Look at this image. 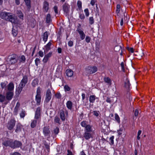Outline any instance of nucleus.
Here are the masks:
<instances>
[{"mask_svg": "<svg viewBox=\"0 0 155 155\" xmlns=\"http://www.w3.org/2000/svg\"><path fill=\"white\" fill-rule=\"evenodd\" d=\"M26 114V112L25 110L22 109L21 112L20 114V117L22 118H23L25 117Z\"/></svg>", "mask_w": 155, "mask_h": 155, "instance_id": "nucleus-37", "label": "nucleus"}, {"mask_svg": "<svg viewBox=\"0 0 155 155\" xmlns=\"http://www.w3.org/2000/svg\"><path fill=\"white\" fill-rule=\"evenodd\" d=\"M41 95H36L35 97V100L37 102V105H39L40 104L41 101Z\"/></svg>", "mask_w": 155, "mask_h": 155, "instance_id": "nucleus-27", "label": "nucleus"}, {"mask_svg": "<svg viewBox=\"0 0 155 155\" xmlns=\"http://www.w3.org/2000/svg\"><path fill=\"white\" fill-rule=\"evenodd\" d=\"M99 111L94 110L92 113L94 116L97 117L99 116Z\"/></svg>", "mask_w": 155, "mask_h": 155, "instance_id": "nucleus-48", "label": "nucleus"}, {"mask_svg": "<svg viewBox=\"0 0 155 155\" xmlns=\"http://www.w3.org/2000/svg\"><path fill=\"white\" fill-rule=\"evenodd\" d=\"M127 49L128 51L131 53H133L134 52V49L133 48L127 47Z\"/></svg>", "mask_w": 155, "mask_h": 155, "instance_id": "nucleus-56", "label": "nucleus"}, {"mask_svg": "<svg viewBox=\"0 0 155 155\" xmlns=\"http://www.w3.org/2000/svg\"><path fill=\"white\" fill-rule=\"evenodd\" d=\"M43 132L44 136L46 137L47 138L50 137L51 132L48 127L45 126L43 129Z\"/></svg>", "mask_w": 155, "mask_h": 155, "instance_id": "nucleus-6", "label": "nucleus"}, {"mask_svg": "<svg viewBox=\"0 0 155 155\" xmlns=\"http://www.w3.org/2000/svg\"><path fill=\"white\" fill-rule=\"evenodd\" d=\"M24 1L25 2V4L27 7L28 10L29 11L31 7V0H24Z\"/></svg>", "mask_w": 155, "mask_h": 155, "instance_id": "nucleus-29", "label": "nucleus"}, {"mask_svg": "<svg viewBox=\"0 0 155 155\" xmlns=\"http://www.w3.org/2000/svg\"><path fill=\"white\" fill-rule=\"evenodd\" d=\"M115 120L118 123H120V118L118 115L117 114H115Z\"/></svg>", "mask_w": 155, "mask_h": 155, "instance_id": "nucleus-42", "label": "nucleus"}, {"mask_svg": "<svg viewBox=\"0 0 155 155\" xmlns=\"http://www.w3.org/2000/svg\"><path fill=\"white\" fill-rule=\"evenodd\" d=\"M41 108L39 107H38L35 112V119L37 120H40L41 119Z\"/></svg>", "mask_w": 155, "mask_h": 155, "instance_id": "nucleus-7", "label": "nucleus"}, {"mask_svg": "<svg viewBox=\"0 0 155 155\" xmlns=\"http://www.w3.org/2000/svg\"><path fill=\"white\" fill-rule=\"evenodd\" d=\"M87 122L86 121H82L81 123V125L82 127H84V128L85 127L87 126L88 124H87Z\"/></svg>", "mask_w": 155, "mask_h": 155, "instance_id": "nucleus-40", "label": "nucleus"}, {"mask_svg": "<svg viewBox=\"0 0 155 155\" xmlns=\"http://www.w3.org/2000/svg\"><path fill=\"white\" fill-rule=\"evenodd\" d=\"M28 81V78L27 76L25 75L24 76L21 80L19 85L24 87L27 83Z\"/></svg>", "mask_w": 155, "mask_h": 155, "instance_id": "nucleus-14", "label": "nucleus"}, {"mask_svg": "<svg viewBox=\"0 0 155 155\" xmlns=\"http://www.w3.org/2000/svg\"><path fill=\"white\" fill-rule=\"evenodd\" d=\"M25 56L23 55L21 56L20 58V62L24 63L25 62Z\"/></svg>", "mask_w": 155, "mask_h": 155, "instance_id": "nucleus-46", "label": "nucleus"}, {"mask_svg": "<svg viewBox=\"0 0 155 155\" xmlns=\"http://www.w3.org/2000/svg\"><path fill=\"white\" fill-rule=\"evenodd\" d=\"M17 14L18 17H19L20 19L22 20H23L24 15L21 11L18 10L17 11Z\"/></svg>", "mask_w": 155, "mask_h": 155, "instance_id": "nucleus-24", "label": "nucleus"}, {"mask_svg": "<svg viewBox=\"0 0 155 155\" xmlns=\"http://www.w3.org/2000/svg\"><path fill=\"white\" fill-rule=\"evenodd\" d=\"M22 145L21 142L19 141L15 140L14 141L12 140V148L15 149L21 147Z\"/></svg>", "mask_w": 155, "mask_h": 155, "instance_id": "nucleus-12", "label": "nucleus"}, {"mask_svg": "<svg viewBox=\"0 0 155 155\" xmlns=\"http://www.w3.org/2000/svg\"><path fill=\"white\" fill-rule=\"evenodd\" d=\"M68 45L70 47H72L73 45V42L71 41H69L68 42Z\"/></svg>", "mask_w": 155, "mask_h": 155, "instance_id": "nucleus-60", "label": "nucleus"}, {"mask_svg": "<svg viewBox=\"0 0 155 155\" xmlns=\"http://www.w3.org/2000/svg\"><path fill=\"white\" fill-rule=\"evenodd\" d=\"M121 66V67L122 69V71L123 72H124L125 71L124 67V63L123 62H122L120 64Z\"/></svg>", "mask_w": 155, "mask_h": 155, "instance_id": "nucleus-58", "label": "nucleus"}, {"mask_svg": "<svg viewBox=\"0 0 155 155\" xmlns=\"http://www.w3.org/2000/svg\"><path fill=\"white\" fill-rule=\"evenodd\" d=\"M18 60V58L16 54H13L10 58L9 64L12 65L16 63Z\"/></svg>", "mask_w": 155, "mask_h": 155, "instance_id": "nucleus-9", "label": "nucleus"}, {"mask_svg": "<svg viewBox=\"0 0 155 155\" xmlns=\"http://www.w3.org/2000/svg\"><path fill=\"white\" fill-rule=\"evenodd\" d=\"M37 123V120L35 119V120H33L31 124V127L32 128H34L35 127Z\"/></svg>", "mask_w": 155, "mask_h": 155, "instance_id": "nucleus-34", "label": "nucleus"}, {"mask_svg": "<svg viewBox=\"0 0 155 155\" xmlns=\"http://www.w3.org/2000/svg\"><path fill=\"white\" fill-rule=\"evenodd\" d=\"M8 84V82L6 81H5L3 82H2L1 83V86L2 87V88L3 89L4 88L5 89V90H6L7 88V84Z\"/></svg>", "mask_w": 155, "mask_h": 155, "instance_id": "nucleus-32", "label": "nucleus"}, {"mask_svg": "<svg viewBox=\"0 0 155 155\" xmlns=\"http://www.w3.org/2000/svg\"><path fill=\"white\" fill-rule=\"evenodd\" d=\"M85 71L86 73L91 74L95 73L97 71V68L96 66H88L85 68Z\"/></svg>", "mask_w": 155, "mask_h": 155, "instance_id": "nucleus-2", "label": "nucleus"}, {"mask_svg": "<svg viewBox=\"0 0 155 155\" xmlns=\"http://www.w3.org/2000/svg\"><path fill=\"white\" fill-rule=\"evenodd\" d=\"M91 38L88 36H86L85 38L86 41L87 43H89L91 41Z\"/></svg>", "mask_w": 155, "mask_h": 155, "instance_id": "nucleus-57", "label": "nucleus"}, {"mask_svg": "<svg viewBox=\"0 0 155 155\" xmlns=\"http://www.w3.org/2000/svg\"><path fill=\"white\" fill-rule=\"evenodd\" d=\"M66 73L67 76L71 77L73 74V72L71 70L68 69L66 71Z\"/></svg>", "mask_w": 155, "mask_h": 155, "instance_id": "nucleus-30", "label": "nucleus"}, {"mask_svg": "<svg viewBox=\"0 0 155 155\" xmlns=\"http://www.w3.org/2000/svg\"><path fill=\"white\" fill-rule=\"evenodd\" d=\"M54 12L56 14L58 13V7L56 6H55L54 7Z\"/></svg>", "mask_w": 155, "mask_h": 155, "instance_id": "nucleus-62", "label": "nucleus"}, {"mask_svg": "<svg viewBox=\"0 0 155 155\" xmlns=\"http://www.w3.org/2000/svg\"><path fill=\"white\" fill-rule=\"evenodd\" d=\"M51 41H50L45 46V49L44 50L45 54L48 53V51L51 49V46L52 45Z\"/></svg>", "mask_w": 155, "mask_h": 155, "instance_id": "nucleus-19", "label": "nucleus"}, {"mask_svg": "<svg viewBox=\"0 0 155 155\" xmlns=\"http://www.w3.org/2000/svg\"><path fill=\"white\" fill-rule=\"evenodd\" d=\"M104 81L107 83H108L109 84H110L111 83V81L110 79V78L108 77L107 78H104Z\"/></svg>", "mask_w": 155, "mask_h": 155, "instance_id": "nucleus-41", "label": "nucleus"}, {"mask_svg": "<svg viewBox=\"0 0 155 155\" xmlns=\"http://www.w3.org/2000/svg\"><path fill=\"white\" fill-rule=\"evenodd\" d=\"M55 97L58 99L60 98L61 97V95L59 92L55 94Z\"/></svg>", "mask_w": 155, "mask_h": 155, "instance_id": "nucleus-53", "label": "nucleus"}, {"mask_svg": "<svg viewBox=\"0 0 155 155\" xmlns=\"http://www.w3.org/2000/svg\"><path fill=\"white\" fill-rule=\"evenodd\" d=\"M13 140L8 138H5L3 140L2 144L5 147H9L12 148Z\"/></svg>", "mask_w": 155, "mask_h": 155, "instance_id": "nucleus-3", "label": "nucleus"}, {"mask_svg": "<svg viewBox=\"0 0 155 155\" xmlns=\"http://www.w3.org/2000/svg\"><path fill=\"white\" fill-rule=\"evenodd\" d=\"M15 120L14 119H11L8 121L6 126L8 129L9 130H12L15 125Z\"/></svg>", "mask_w": 155, "mask_h": 155, "instance_id": "nucleus-4", "label": "nucleus"}, {"mask_svg": "<svg viewBox=\"0 0 155 155\" xmlns=\"http://www.w3.org/2000/svg\"><path fill=\"white\" fill-rule=\"evenodd\" d=\"M106 101L107 102L109 103L110 104H111L113 102V101H112L110 98L108 97H107V99L106 100Z\"/></svg>", "mask_w": 155, "mask_h": 155, "instance_id": "nucleus-55", "label": "nucleus"}, {"mask_svg": "<svg viewBox=\"0 0 155 155\" xmlns=\"http://www.w3.org/2000/svg\"><path fill=\"white\" fill-rule=\"evenodd\" d=\"M0 17L15 24H16L18 23V21L17 17L12 15L10 13L5 12H2L0 14Z\"/></svg>", "mask_w": 155, "mask_h": 155, "instance_id": "nucleus-1", "label": "nucleus"}, {"mask_svg": "<svg viewBox=\"0 0 155 155\" xmlns=\"http://www.w3.org/2000/svg\"><path fill=\"white\" fill-rule=\"evenodd\" d=\"M139 55L138 56V59H141L143 56V54L142 52H141L138 54Z\"/></svg>", "mask_w": 155, "mask_h": 155, "instance_id": "nucleus-59", "label": "nucleus"}, {"mask_svg": "<svg viewBox=\"0 0 155 155\" xmlns=\"http://www.w3.org/2000/svg\"><path fill=\"white\" fill-rule=\"evenodd\" d=\"M89 23L91 25L93 24L94 22V19L93 17H91L89 18Z\"/></svg>", "mask_w": 155, "mask_h": 155, "instance_id": "nucleus-47", "label": "nucleus"}, {"mask_svg": "<svg viewBox=\"0 0 155 155\" xmlns=\"http://www.w3.org/2000/svg\"><path fill=\"white\" fill-rule=\"evenodd\" d=\"M32 86L33 87H35L38 84V81L37 80L35 79L33 81L31 84Z\"/></svg>", "mask_w": 155, "mask_h": 155, "instance_id": "nucleus-39", "label": "nucleus"}, {"mask_svg": "<svg viewBox=\"0 0 155 155\" xmlns=\"http://www.w3.org/2000/svg\"><path fill=\"white\" fill-rule=\"evenodd\" d=\"M79 17L81 20H84L85 18V16L83 13L79 14Z\"/></svg>", "mask_w": 155, "mask_h": 155, "instance_id": "nucleus-49", "label": "nucleus"}, {"mask_svg": "<svg viewBox=\"0 0 155 155\" xmlns=\"http://www.w3.org/2000/svg\"><path fill=\"white\" fill-rule=\"evenodd\" d=\"M41 89L39 87H38L37 90V94L36 95H41Z\"/></svg>", "mask_w": 155, "mask_h": 155, "instance_id": "nucleus-45", "label": "nucleus"}, {"mask_svg": "<svg viewBox=\"0 0 155 155\" xmlns=\"http://www.w3.org/2000/svg\"><path fill=\"white\" fill-rule=\"evenodd\" d=\"M130 83L129 81L127 79L124 83V87L127 88V90H129L130 88Z\"/></svg>", "mask_w": 155, "mask_h": 155, "instance_id": "nucleus-31", "label": "nucleus"}, {"mask_svg": "<svg viewBox=\"0 0 155 155\" xmlns=\"http://www.w3.org/2000/svg\"><path fill=\"white\" fill-rule=\"evenodd\" d=\"M64 88L65 92L69 91L71 90L70 87L67 84L64 86Z\"/></svg>", "mask_w": 155, "mask_h": 155, "instance_id": "nucleus-44", "label": "nucleus"}, {"mask_svg": "<svg viewBox=\"0 0 155 155\" xmlns=\"http://www.w3.org/2000/svg\"><path fill=\"white\" fill-rule=\"evenodd\" d=\"M77 5L78 8L79 10H81L82 9V2L80 1H78L77 3Z\"/></svg>", "mask_w": 155, "mask_h": 155, "instance_id": "nucleus-38", "label": "nucleus"}, {"mask_svg": "<svg viewBox=\"0 0 155 155\" xmlns=\"http://www.w3.org/2000/svg\"><path fill=\"white\" fill-rule=\"evenodd\" d=\"M96 100V101H99V98L97 97L95 95H91L89 97V101L90 103H94L95 100Z\"/></svg>", "mask_w": 155, "mask_h": 155, "instance_id": "nucleus-18", "label": "nucleus"}, {"mask_svg": "<svg viewBox=\"0 0 155 155\" xmlns=\"http://www.w3.org/2000/svg\"><path fill=\"white\" fill-rule=\"evenodd\" d=\"M22 129V126L20 124H18L16 126V129L15 131L16 133H18L21 131Z\"/></svg>", "mask_w": 155, "mask_h": 155, "instance_id": "nucleus-23", "label": "nucleus"}, {"mask_svg": "<svg viewBox=\"0 0 155 155\" xmlns=\"http://www.w3.org/2000/svg\"><path fill=\"white\" fill-rule=\"evenodd\" d=\"M23 88V87L19 85V86L16 89V92L17 94H19L21 92Z\"/></svg>", "mask_w": 155, "mask_h": 155, "instance_id": "nucleus-33", "label": "nucleus"}, {"mask_svg": "<svg viewBox=\"0 0 155 155\" xmlns=\"http://www.w3.org/2000/svg\"><path fill=\"white\" fill-rule=\"evenodd\" d=\"M70 9V6L67 3H65L62 5V9L64 14H69Z\"/></svg>", "mask_w": 155, "mask_h": 155, "instance_id": "nucleus-5", "label": "nucleus"}, {"mask_svg": "<svg viewBox=\"0 0 155 155\" xmlns=\"http://www.w3.org/2000/svg\"><path fill=\"white\" fill-rule=\"evenodd\" d=\"M19 108H17L16 107H15L14 111V114L15 115H17L18 113V110H19Z\"/></svg>", "mask_w": 155, "mask_h": 155, "instance_id": "nucleus-52", "label": "nucleus"}, {"mask_svg": "<svg viewBox=\"0 0 155 155\" xmlns=\"http://www.w3.org/2000/svg\"><path fill=\"white\" fill-rule=\"evenodd\" d=\"M51 21V15L50 14H48L46 17V22L47 23L50 24Z\"/></svg>", "mask_w": 155, "mask_h": 155, "instance_id": "nucleus-22", "label": "nucleus"}, {"mask_svg": "<svg viewBox=\"0 0 155 155\" xmlns=\"http://www.w3.org/2000/svg\"><path fill=\"white\" fill-rule=\"evenodd\" d=\"M14 95L13 91H7L6 93V99L8 102H9L12 98Z\"/></svg>", "mask_w": 155, "mask_h": 155, "instance_id": "nucleus-11", "label": "nucleus"}, {"mask_svg": "<svg viewBox=\"0 0 155 155\" xmlns=\"http://www.w3.org/2000/svg\"><path fill=\"white\" fill-rule=\"evenodd\" d=\"M92 126L88 124L84 128L85 132L94 133V131L92 130Z\"/></svg>", "mask_w": 155, "mask_h": 155, "instance_id": "nucleus-20", "label": "nucleus"}, {"mask_svg": "<svg viewBox=\"0 0 155 155\" xmlns=\"http://www.w3.org/2000/svg\"><path fill=\"white\" fill-rule=\"evenodd\" d=\"M114 136H111L110 137L109 140L110 141V144L111 145H113L114 144Z\"/></svg>", "mask_w": 155, "mask_h": 155, "instance_id": "nucleus-43", "label": "nucleus"}, {"mask_svg": "<svg viewBox=\"0 0 155 155\" xmlns=\"http://www.w3.org/2000/svg\"><path fill=\"white\" fill-rule=\"evenodd\" d=\"M8 91H13L14 89V84L13 83L10 82L7 85V88Z\"/></svg>", "mask_w": 155, "mask_h": 155, "instance_id": "nucleus-21", "label": "nucleus"}, {"mask_svg": "<svg viewBox=\"0 0 155 155\" xmlns=\"http://www.w3.org/2000/svg\"><path fill=\"white\" fill-rule=\"evenodd\" d=\"M59 114L61 120L63 121H65V115L68 116V111L66 110L64 113V110L63 109H61L59 110Z\"/></svg>", "mask_w": 155, "mask_h": 155, "instance_id": "nucleus-8", "label": "nucleus"}, {"mask_svg": "<svg viewBox=\"0 0 155 155\" xmlns=\"http://www.w3.org/2000/svg\"><path fill=\"white\" fill-rule=\"evenodd\" d=\"M139 113V111L137 109H136L135 110L134 112V116L137 117L138 116V114Z\"/></svg>", "mask_w": 155, "mask_h": 155, "instance_id": "nucleus-64", "label": "nucleus"}, {"mask_svg": "<svg viewBox=\"0 0 155 155\" xmlns=\"http://www.w3.org/2000/svg\"><path fill=\"white\" fill-rule=\"evenodd\" d=\"M79 26H78V27L77 28V31L79 33L80 36V38L82 40H83L84 39L85 35L83 31L81 30L80 28V27L81 26V25L79 24Z\"/></svg>", "mask_w": 155, "mask_h": 155, "instance_id": "nucleus-15", "label": "nucleus"}, {"mask_svg": "<svg viewBox=\"0 0 155 155\" xmlns=\"http://www.w3.org/2000/svg\"><path fill=\"white\" fill-rule=\"evenodd\" d=\"M123 129L120 128L119 130H117L118 134L119 135L122 134V132L123 131Z\"/></svg>", "mask_w": 155, "mask_h": 155, "instance_id": "nucleus-63", "label": "nucleus"}, {"mask_svg": "<svg viewBox=\"0 0 155 155\" xmlns=\"http://www.w3.org/2000/svg\"><path fill=\"white\" fill-rule=\"evenodd\" d=\"M12 34L14 36H16L17 35V31L14 29L12 30Z\"/></svg>", "mask_w": 155, "mask_h": 155, "instance_id": "nucleus-54", "label": "nucleus"}, {"mask_svg": "<svg viewBox=\"0 0 155 155\" xmlns=\"http://www.w3.org/2000/svg\"><path fill=\"white\" fill-rule=\"evenodd\" d=\"M48 33L47 31H45L43 34V35H42V38L44 41L45 42H46L48 39Z\"/></svg>", "mask_w": 155, "mask_h": 155, "instance_id": "nucleus-26", "label": "nucleus"}, {"mask_svg": "<svg viewBox=\"0 0 155 155\" xmlns=\"http://www.w3.org/2000/svg\"><path fill=\"white\" fill-rule=\"evenodd\" d=\"M49 9V3L46 1H45L43 3L42 9L45 12H48Z\"/></svg>", "mask_w": 155, "mask_h": 155, "instance_id": "nucleus-17", "label": "nucleus"}, {"mask_svg": "<svg viewBox=\"0 0 155 155\" xmlns=\"http://www.w3.org/2000/svg\"><path fill=\"white\" fill-rule=\"evenodd\" d=\"M40 60L39 58H36L35 60V65L36 66H38V64L40 63Z\"/></svg>", "mask_w": 155, "mask_h": 155, "instance_id": "nucleus-51", "label": "nucleus"}, {"mask_svg": "<svg viewBox=\"0 0 155 155\" xmlns=\"http://www.w3.org/2000/svg\"><path fill=\"white\" fill-rule=\"evenodd\" d=\"M94 133L84 132L83 137L86 140H88L91 138H93V134Z\"/></svg>", "mask_w": 155, "mask_h": 155, "instance_id": "nucleus-13", "label": "nucleus"}, {"mask_svg": "<svg viewBox=\"0 0 155 155\" xmlns=\"http://www.w3.org/2000/svg\"><path fill=\"white\" fill-rule=\"evenodd\" d=\"M6 99L5 96L0 94V102L1 103L4 102Z\"/></svg>", "mask_w": 155, "mask_h": 155, "instance_id": "nucleus-36", "label": "nucleus"}, {"mask_svg": "<svg viewBox=\"0 0 155 155\" xmlns=\"http://www.w3.org/2000/svg\"><path fill=\"white\" fill-rule=\"evenodd\" d=\"M66 106L69 110H71L73 107V103L71 101H68L66 103Z\"/></svg>", "mask_w": 155, "mask_h": 155, "instance_id": "nucleus-25", "label": "nucleus"}, {"mask_svg": "<svg viewBox=\"0 0 155 155\" xmlns=\"http://www.w3.org/2000/svg\"><path fill=\"white\" fill-rule=\"evenodd\" d=\"M84 12H85L86 16L88 17L89 15V12L88 8H86L84 9Z\"/></svg>", "mask_w": 155, "mask_h": 155, "instance_id": "nucleus-50", "label": "nucleus"}, {"mask_svg": "<svg viewBox=\"0 0 155 155\" xmlns=\"http://www.w3.org/2000/svg\"><path fill=\"white\" fill-rule=\"evenodd\" d=\"M52 54V52H50L47 54L45 55L43 61L44 63H46L49 60V59L51 57Z\"/></svg>", "mask_w": 155, "mask_h": 155, "instance_id": "nucleus-16", "label": "nucleus"}, {"mask_svg": "<svg viewBox=\"0 0 155 155\" xmlns=\"http://www.w3.org/2000/svg\"><path fill=\"white\" fill-rule=\"evenodd\" d=\"M51 98V93L50 89H48L47 91L45 98V102L46 103L49 102Z\"/></svg>", "mask_w": 155, "mask_h": 155, "instance_id": "nucleus-10", "label": "nucleus"}, {"mask_svg": "<svg viewBox=\"0 0 155 155\" xmlns=\"http://www.w3.org/2000/svg\"><path fill=\"white\" fill-rule=\"evenodd\" d=\"M59 131V128L58 127H57L55 129H54L53 130V134L54 136L58 134Z\"/></svg>", "mask_w": 155, "mask_h": 155, "instance_id": "nucleus-35", "label": "nucleus"}, {"mask_svg": "<svg viewBox=\"0 0 155 155\" xmlns=\"http://www.w3.org/2000/svg\"><path fill=\"white\" fill-rule=\"evenodd\" d=\"M38 55L41 57H43L44 56L43 52L41 51H40L38 52Z\"/></svg>", "mask_w": 155, "mask_h": 155, "instance_id": "nucleus-61", "label": "nucleus"}, {"mask_svg": "<svg viewBox=\"0 0 155 155\" xmlns=\"http://www.w3.org/2000/svg\"><path fill=\"white\" fill-rule=\"evenodd\" d=\"M54 122L56 124H58L59 125L61 124V121L59 117L58 116H56L54 117Z\"/></svg>", "mask_w": 155, "mask_h": 155, "instance_id": "nucleus-28", "label": "nucleus"}]
</instances>
